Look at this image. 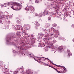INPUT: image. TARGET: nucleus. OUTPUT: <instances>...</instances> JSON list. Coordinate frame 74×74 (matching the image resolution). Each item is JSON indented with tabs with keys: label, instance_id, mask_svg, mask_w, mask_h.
<instances>
[{
	"label": "nucleus",
	"instance_id": "obj_43",
	"mask_svg": "<svg viewBox=\"0 0 74 74\" xmlns=\"http://www.w3.org/2000/svg\"><path fill=\"white\" fill-rule=\"evenodd\" d=\"M37 61V62H38V63H40V61H38V60H36V61Z\"/></svg>",
	"mask_w": 74,
	"mask_h": 74
},
{
	"label": "nucleus",
	"instance_id": "obj_55",
	"mask_svg": "<svg viewBox=\"0 0 74 74\" xmlns=\"http://www.w3.org/2000/svg\"><path fill=\"white\" fill-rule=\"evenodd\" d=\"M73 6H74V3L73 4Z\"/></svg>",
	"mask_w": 74,
	"mask_h": 74
},
{
	"label": "nucleus",
	"instance_id": "obj_50",
	"mask_svg": "<svg viewBox=\"0 0 74 74\" xmlns=\"http://www.w3.org/2000/svg\"><path fill=\"white\" fill-rule=\"evenodd\" d=\"M53 7L54 8H56V6H53Z\"/></svg>",
	"mask_w": 74,
	"mask_h": 74
},
{
	"label": "nucleus",
	"instance_id": "obj_23",
	"mask_svg": "<svg viewBox=\"0 0 74 74\" xmlns=\"http://www.w3.org/2000/svg\"><path fill=\"white\" fill-rule=\"evenodd\" d=\"M63 48V46H60L59 47V50H61V49H62Z\"/></svg>",
	"mask_w": 74,
	"mask_h": 74
},
{
	"label": "nucleus",
	"instance_id": "obj_60",
	"mask_svg": "<svg viewBox=\"0 0 74 74\" xmlns=\"http://www.w3.org/2000/svg\"><path fill=\"white\" fill-rule=\"evenodd\" d=\"M3 23H2V24H3Z\"/></svg>",
	"mask_w": 74,
	"mask_h": 74
},
{
	"label": "nucleus",
	"instance_id": "obj_14",
	"mask_svg": "<svg viewBox=\"0 0 74 74\" xmlns=\"http://www.w3.org/2000/svg\"><path fill=\"white\" fill-rule=\"evenodd\" d=\"M26 73L27 74H33V72L32 71H29L27 70Z\"/></svg>",
	"mask_w": 74,
	"mask_h": 74
},
{
	"label": "nucleus",
	"instance_id": "obj_27",
	"mask_svg": "<svg viewBox=\"0 0 74 74\" xmlns=\"http://www.w3.org/2000/svg\"><path fill=\"white\" fill-rule=\"evenodd\" d=\"M39 16L40 17H41V16H42V12L40 13V14L39 15Z\"/></svg>",
	"mask_w": 74,
	"mask_h": 74
},
{
	"label": "nucleus",
	"instance_id": "obj_54",
	"mask_svg": "<svg viewBox=\"0 0 74 74\" xmlns=\"http://www.w3.org/2000/svg\"><path fill=\"white\" fill-rule=\"evenodd\" d=\"M16 8V9H18V8Z\"/></svg>",
	"mask_w": 74,
	"mask_h": 74
},
{
	"label": "nucleus",
	"instance_id": "obj_24",
	"mask_svg": "<svg viewBox=\"0 0 74 74\" xmlns=\"http://www.w3.org/2000/svg\"><path fill=\"white\" fill-rule=\"evenodd\" d=\"M44 50H45V51H48V48H44Z\"/></svg>",
	"mask_w": 74,
	"mask_h": 74
},
{
	"label": "nucleus",
	"instance_id": "obj_44",
	"mask_svg": "<svg viewBox=\"0 0 74 74\" xmlns=\"http://www.w3.org/2000/svg\"><path fill=\"white\" fill-rule=\"evenodd\" d=\"M48 1H55V0H48Z\"/></svg>",
	"mask_w": 74,
	"mask_h": 74
},
{
	"label": "nucleus",
	"instance_id": "obj_9",
	"mask_svg": "<svg viewBox=\"0 0 74 74\" xmlns=\"http://www.w3.org/2000/svg\"><path fill=\"white\" fill-rule=\"evenodd\" d=\"M67 53H68L69 56H71L72 55V54L70 53V50L69 49L67 50Z\"/></svg>",
	"mask_w": 74,
	"mask_h": 74
},
{
	"label": "nucleus",
	"instance_id": "obj_63",
	"mask_svg": "<svg viewBox=\"0 0 74 74\" xmlns=\"http://www.w3.org/2000/svg\"><path fill=\"white\" fill-rule=\"evenodd\" d=\"M13 38H14V36H13Z\"/></svg>",
	"mask_w": 74,
	"mask_h": 74
},
{
	"label": "nucleus",
	"instance_id": "obj_51",
	"mask_svg": "<svg viewBox=\"0 0 74 74\" xmlns=\"http://www.w3.org/2000/svg\"><path fill=\"white\" fill-rule=\"evenodd\" d=\"M73 42H74V38L73 40Z\"/></svg>",
	"mask_w": 74,
	"mask_h": 74
},
{
	"label": "nucleus",
	"instance_id": "obj_6",
	"mask_svg": "<svg viewBox=\"0 0 74 74\" xmlns=\"http://www.w3.org/2000/svg\"><path fill=\"white\" fill-rule=\"evenodd\" d=\"M17 30H23V29L22 27V26L20 25H17Z\"/></svg>",
	"mask_w": 74,
	"mask_h": 74
},
{
	"label": "nucleus",
	"instance_id": "obj_52",
	"mask_svg": "<svg viewBox=\"0 0 74 74\" xmlns=\"http://www.w3.org/2000/svg\"><path fill=\"white\" fill-rule=\"evenodd\" d=\"M2 62H3V61H0V63H2Z\"/></svg>",
	"mask_w": 74,
	"mask_h": 74
},
{
	"label": "nucleus",
	"instance_id": "obj_15",
	"mask_svg": "<svg viewBox=\"0 0 74 74\" xmlns=\"http://www.w3.org/2000/svg\"><path fill=\"white\" fill-rule=\"evenodd\" d=\"M54 31V33H56V30L55 29H54L53 27L51 28V31Z\"/></svg>",
	"mask_w": 74,
	"mask_h": 74
},
{
	"label": "nucleus",
	"instance_id": "obj_22",
	"mask_svg": "<svg viewBox=\"0 0 74 74\" xmlns=\"http://www.w3.org/2000/svg\"><path fill=\"white\" fill-rule=\"evenodd\" d=\"M30 9V8H29V7H27L26 8H25V10H27V11H28V12L29 11V10Z\"/></svg>",
	"mask_w": 74,
	"mask_h": 74
},
{
	"label": "nucleus",
	"instance_id": "obj_32",
	"mask_svg": "<svg viewBox=\"0 0 74 74\" xmlns=\"http://www.w3.org/2000/svg\"><path fill=\"white\" fill-rule=\"evenodd\" d=\"M56 40H53V42L54 44H55V43H56Z\"/></svg>",
	"mask_w": 74,
	"mask_h": 74
},
{
	"label": "nucleus",
	"instance_id": "obj_39",
	"mask_svg": "<svg viewBox=\"0 0 74 74\" xmlns=\"http://www.w3.org/2000/svg\"><path fill=\"white\" fill-rule=\"evenodd\" d=\"M39 45L40 44L41 45H44V43L42 44V43H39Z\"/></svg>",
	"mask_w": 74,
	"mask_h": 74
},
{
	"label": "nucleus",
	"instance_id": "obj_57",
	"mask_svg": "<svg viewBox=\"0 0 74 74\" xmlns=\"http://www.w3.org/2000/svg\"><path fill=\"white\" fill-rule=\"evenodd\" d=\"M1 6H2V7H4L3 6V5H2Z\"/></svg>",
	"mask_w": 74,
	"mask_h": 74
},
{
	"label": "nucleus",
	"instance_id": "obj_45",
	"mask_svg": "<svg viewBox=\"0 0 74 74\" xmlns=\"http://www.w3.org/2000/svg\"><path fill=\"white\" fill-rule=\"evenodd\" d=\"M45 59H46L47 60L49 59L48 58H45Z\"/></svg>",
	"mask_w": 74,
	"mask_h": 74
},
{
	"label": "nucleus",
	"instance_id": "obj_26",
	"mask_svg": "<svg viewBox=\"0 0 74 74\" xmlns=\"http://www.w3.org/2000/svg\"><path fill=\"white\" fill-rule=\"evenodd\" d=\"M37 58H38V59L39 60H41V59H42V58H44V57H37Z\"/></svg>",
	"mask_w": 74,
	"mask_h": 74
},
{
	"label": "nucleus",
	"instance_id": "obj_62",
	"mask_svg": "<svg viewBox=\"0 0 74 74\" xmlns=\"http://www.w3.org/2000/svg\"><path fill=\"white\" fill-rule=\"evenodd\" d=\"M66 70H65V72H66Z\"/></svg>",
	"mask_w": 74,
	"mask_h": 74
},
{
	"label": "nucleus",
	"instance_id": "obj_48",
	"mask_svg": "<svg viewBox=\"0 0 74 74\" xmlns=\"http://www.w3.org/2000/svg\"><path fill=\"white\" fill-rule=\"evenodd\" d=\"M13 52H14V53L15 52V50H13Z\"/></svg>",
	"mask_w": 74,
	"mask_h": 74
},
{
	"label": "nucleus",
	"instance_id": "obj_40",
	"mask_svg": "<svg viewBox=\"0 0 74 74\" xmlns=\"http://www.w3.org/2000/svg\"><path fill=\"white\" fill-rule=\"evenodd\" d=\"M7 4L8 5H10V4H11V3H10V2H8L7 3Z\"/></svg>",
	"mask_w": 74,
	"mask_h": 74
},
{
	"label": "nucleus",
	"instance_id": "obj_64",
	"mask_svg": "<svg viewBox=\"0 0 74 74\" xmlns=\"http://www.w3.org/2000/svg\"><path fill=\"white\" fill-rule=\"evenodd\" d=\"M7 19H8V18H7Z\"/></svg>",
	"mask_w": 74,
	"mask_h": 74
},
{
	"label": "nucleus",
	"instance_id": "obj_47",
	"mask_svg": "<svg viewBox=\"0 0 74 74\" xmlns=\"http://www.w3.org/2000/svg\"><path fill=\"white\" fill-rule=\"evenodd\" d=\"M2 22V21L1 20H0V23H1Z\"/></svg>",
	"mask_w": 74,
	"mask_h": 74
},
{
	"label": "nucleus",
	"instance_id": "obj_1",
	"mask_svg": "<svg viewBox=\"0 0 74 74\" xmlns=\"http://www.w3.org/2000/svg\"><path fill=\"white\" fill-rule=\"evenodd\" d=\"M51 38H52V37L51 36V34H47L45 35L44 40L45 44H47L50 46V48H51V51H55V52H56V50L55 49H56L55 47H54L52 42L48 40H50Z\"/></svg>",
	"mask_w": 74,
	"mask_h": 74
},
{
	"label": "nucleus",
	"instance_id": "obj_28",
	"mask_svg": "<svg viewBox=\"0 0 74 74\" xmlns=\"http://www.w3.org/2000/svg\"><path fill=\"white\" fill-rule=\"evenodd\" d=\"M40 35L41 36V37H43L44 36V35L42 34V33H41L40 34Z\"/></svg>",
	"mask_w": 74,
	"mask_h": 74
},
{
	"label": "nucleus",
	"instance_id": "obj_3",
	"mask_svg": "<svg viewBox=\"0 0 74 74\" xmlns=\"http://www.w3.org/2000/svg\"><path fill=\"white\" fill-rule=\"evenodd\" d=\"M29 12L30 14L33 13L34 11V8L33 6H29Z\"/></svg>",
	"mask_w": 74,
	"mask_h": 74
},
{
	"label": "nucleus",
	"instance_id": "obj_25",
	"mask_svg": "<svg viewBox=\"0 0 74 74\" xmlns=\"http://www.w3.org/2000/svg\"><path fill=\"white\" fill-rule=\"evenodd\" d=\"M52 25L53 27H56V26H57V24L55 23L53 24Z\"/></svg>",
	"mask_w": 74,
	"mask_h": 74
},
{
	"label": "nucleus",
	"instance_id": "obj_58",
	"mask_svg": "<svg viewBox=\"0 0 74 74\" xmlns=\"http://www.w3.org/2000/svg\"><path fill=\"white\" fill-rule=\"evenodd\" d=\"M8 17H10V16H8Z\"/></svg>",
	"mask_w": 74,
	"mask_h": 74
},
{
	"label": "nucleus",
	"instance_id": "obj_17",
	"mask_svg": "<svg viewBox=\"0 0 74 74\" xmlns=\"http://www.w3.org/2000/svg\"><path fill=\"white\" fill-rule=\"evenodd\" d=\"M59 39L60 40H63V41H65V40H66V39L63 37H60L59 38Z\"/></svg>",
	"mask_w": 74,
	"mask_h": 74
},
{
	"label": "nucleus",
	"instance_id": "obj_42",
	"mask_svg": "<svg viewBox=\"0 0 74 74\" xmlns=\"http://www.w3.org/2000/svg\"><path fill=\"white\" fill-rule=\"evenodd\" d=\"M72 27H73V28H74V25H72Z\"/></svg>",
	"mask_w": 74,
	"mask_h": 74
},
{
	"label": "nucleus",
	"instance_id": "obj_16",
	"mask_svg": "<svg viewBox=\"0 0 74 74\" xmlns=\"http://www.w3.org/2000/svg\"><path fill=\"white\" fill-rule=\"evenodd\" d=\"M45 15H49V12H46L44 11L43 13V15L45 16Z\"/></svg>",
	"mask_w": 74,
	"mask_h": 74
},
{
	"label": "nucleus",
	"instance_id": "obj_11",
	"mask_svg": "<svg viewBox=\"0 0 74 74\" xmlns=\"http://www.w3.org/2000/svg\"><path fill=\"white\" fill-rule=\"evenodd\" d=\"M47 60H48V62H51V63L52 64H53L54 65H55V66H58V67H61V66H59L58 65H57L56 64H54V63H53V62H51V61L49 59H48Z\"/></svg>",
	"mask_w": 74,
	"mask_h": 74
},
{
	"label": "nucleus",
	"instance_id": "obj_21",
	"mask_svg": "<svg viewBox=\"0 0 74 74\" xmlns=\"http://www.w3.org/2000/svg\"><path fill=\"white\" fill-rule=\"evenodd\" d=\"M11 8H12V9H13V10H21V8H20L19 9H14V7H13V6H12L11 7Z\"/></svg>",
	"mask_w": 74,
	"mask_h": 74
},
{
	"label": "nucleus",
	"instance_id": "obj_59",
	"mask_svg": "<svg viewBox=\"0 0 74 74\" xmlns=\"http://www.w3.org/2000/svg\"><path fill=\"white\" fill-rule=\"evenodd\" d=\"M33 0H30V1H32Z\"/></svg>",
	"mask_w": 74,
	"mask_h": 74
},
{
	"label": "nucleus",
	"instance_id": "obj_29",
	"mask_svg": "<svg viewBox=\"0 0 74 74\" xmlns=\"http://www.w3.org/2000/svg\"><path fill=\"white\" fill-rule=\"evenodd\" d=\"M35 2L36 3H38L39 2V0H35Z\"/></svg>",
	"mask_w": 74,
	"mask_h": 74
},
{
	"label": "nucleus",
	"instance_id": "obj_33",
	"mask_svg": "<svg viewBox=\"0 0 74 74\" xmlns=\"http://www.w3.org/2000/svg\"><path fill=\"white\" fill-rule=\"evenodd\" d=\"M48 21H49V20H51V17H48Z\"/></svg>",
	"mask_w": 74,
	"mask_h": 74
},
{
	"label": "nucleus",
	"instance_id": "obj_35",
	"mask_svg": "<svg viewBox=\"0 0 74 74\" xmlns=\"http://www.w3.org/2000/svg\"><path fill=\"white\" fill-rule=\"evenodd\" d=\"M51 6H53L54 5V3L53 2L51 3Z\"/></svg>",
	"mask_w": 74,
	"mask_h": 74
},
{
	"label": "nucleus",
	"instance_id": "obj_30",
	"mask_svg": "<svg viewBox=\"0 0 74 74\" xmlns=\"http://www.w3.org/2000/svg\"><path fill=\"white\" fill-rule=\"evenodd\" d=\"M35 40H36V39L34 38H32V41L34 42L35 41Z\"/></svg>",
	"mask_w": 74,
	"mask_h": 74
},
{
	"label": "nucleus",
	"instance_id": "obj_31",
	"mask_svg": "<svg viewBox=\"0 0 74 74\" xmlns=\"http://www.w3.org/2000/svg\"><path fill=\"white\" fill-rule=\"evenodd\" d=\"M17 23H18V24H21V22L18 20L17 21Z\"/></svg>",
	"mask_w": 74,
	"mask_h": 74
},
{
	"label": "nucleus",
	"instance_id": "obj_53",
	"mask_svg": "<svg viewBox=\"0 0 74 74\" xmlns=\"http://www.w3.org/2000/svg\"><path fill=\"white\" fill-rule=\"evenodd\" d=\"M49 32H51V30H50V29H49Z\"/></svg>",
	"mask_w": 74,
	"mask_h": 74
},
{
	"label": "nucleus",
	"instance_id": "obj_20",
	"mask_svg": "<svg viewBox=\"0 0 74 74\" xmlns=\"http://www.w3.org/2000/svg\"><path fill=\"white\" fill-rule=\"evenodd\" d=\"M49 26V24L48 23H46V25H45V27H48Z\"/></svg>",
	"mask_w": 74,
	"mask_h": 74
},
{
	"label": "nucleus",
	"instance_id": "obj_2",
	"mask_svg": "<svg viewBox=\"0 0 74 74\" xmlns=\"http://www.w3.org/2000/svg\"><path fill=\"white\" fill-rule=\"evenodd\" d=\"M59 31L58 30H57L56 31V33H55L51 34H50L51 36H52L53 35H54V37H56V38H57V37H58V36H59Z\"/></svg>",
	"mask_w": 74,
	"mask_h": 74
},
{
	"label": "nucleus",
	"instance_id": "obj_7",
	"mask_svg": "<svg viewBox=\"0 0 74 74\" xmlns=\"http://www.w3.org/2000/svg\"><path fill=\"white\" fill-rule=\"evenodd\" d=\"M35 24L36 25V27H38V26H39L40 25V24L38 23V21H35Z\"/></svg>",
	"mask_w": 74,
	"mask_h": 74
},
{
	"label": "nucleus",
	"instance_id": "obj_41",
	"mask_svg": "<svg viewBox=\"0 0 74 74\" xmlns=\"http://www.w3.org/2000/svg\"><path fill=\"white\" fill-rule=\"evenodd\" d=\"M8 23L9 24H10V23H11V21H8Z\"/></svg>",
	"mask_w": 74,
	"mask_h": 74
},
{
	"label": "nucleus",
	"instance_id": "obj_4",
	"mask_svg": "<svg viewBox=\"0 0 74 74\" xmlns=\"http://www.w3.org/2000/svg\"><path fill=\"white\" fill-rule=\"evenodd\" d=\"M12 5H17V6H19L20 7V8H21L22 7V5H20V4L18 3L15 2H14L12 3Z\"/></svg>",
	"mask_w": 74,
	"mask_h": 74
},
{
	"label": "nucleus",
	"instance_id": "obj_12",
	"mask_svg": "<svg viewBox=\"0 0 74 74\" xmlns=\"http://www.w3.org/2000/svg\"><path fill=\"white\" fill-rule=\"evenodd\" d=\"M53 69L55 70L56 71H57L58 73H64V71H58V70L56 69L55 68H53Z\"/></svg>",
	"mask_w": 74,
	"mask_h": 74
},
{
	"label": "nucleus",
	"instance_id": "obj_49",
	"mask_svg": "<svg viewBox=\"0 0 74 74\" xmlns=\"http://www.w3.org/2000/svg\"><path fill=\"white\" fill-rule=\"evenodd\" d=\"M33 35H31V37H33Z\"/></svg>",
	"mask_w": 74,
	"mask_h": 74
},
{
	"label": "nucleus",
	"instance_id": "obj_37",
	"mask_svg": "<svg viewBox=\"0 0 74 74\" xmlns=\"http://www.w3.org/2000/svg\"><path fill=\"white\" fill-rule=\"evenodd\" d=\"M44 30L45 33H47L48 31H47V29H45Z\"/></svg>",
	"mask_w": 74,
	"mask_h": 74
},
{
	"label": "nucleus",
	"instance_id": "obj_46",
	"mask_svg": "<svg viewBox=\"0 0 74 74\" xmlns=\"http://www.w3.org/2000/svg\"><path fill=\"white\" fill-rule=\"evenodd\" d=\"M63 69H64V70H66V68H65L64 67Z\"/></svg>",
	"mask_w": 74,
	"mask_h": 74
},
{
	"label": "nucleus",
	"instance_id": "obj_36",
	"mask_svg": "<svg viewBox=\"0 0 74 74\" xmlns=\"http://www.w3.org/2000/svg\"><path fill=\"white\" fill-rule=\"evenodd\" d=\"M35 16H38V14L37 13H36L35 14Z\"/></svg>",
	"mask_w": 74,
	"mask_h": 74
},
{
	"label": "nucleus",
	"instance_id": "obj_34",
	"mask_svg": "<svg viewBox=\"0 0 74 74\" xmlns=\"http://www.w3.org/2000/svg\"><path fill=\"white\" fill-rule=\"evenodd\" d=\"M50 14H51V15H54V12H51V13H50Z\"/></svg>",
	"mask_w": 74,
	"mask_h": 74
},
{
	"label": "nucleus",
	"instance_id": "obj_19",
	"mask_svg": "<svg viewBox=\"0 0 74 74\" xmlns=\"http://www.w3.org/2000/svg\"><path fill=\"white\" fill-rule=\"evenodd\" d=\"M27 56H29V57H33L34 56V55H33V54H28Z\"/></svg>",
	"mask_w": 74,
	"mask_h": 74
},
{
	"label": "nucleus",
	"instance_id": "obj_18",
	"mask_svg": "<svg viewBox=\"0 0 74 74\" xmlns=\"http://www.w3.org/2000/svg\"><path fill=\"white\" fill-rule=\"evenodd\" d=\"M13 27L16 29H17V27H18V25L16 24L15 25L13 26Z\"/></svg>",
	"mask_w": 74,
	"mask_h": 74
},
{
	"label": "nucleus",
	"instance_id": "obj_56",
	"mask_svg": "<svg viewBox=\"0 0 74 74\" xmlns=\"http://www.w3.org/2000/svg\"><path fill=\"white\" fill-rule=\"evenodd\" d=\"M5 4H6V3H4V5H5Z\"/></svg>",
	"mask_w": 74,
	"mask_h": 74
},
{
	"label": "nucleus",
	"instance_id": "obj_13",
	"mask_svg": "<svg viewBox=\"0 0 74 74\" xmlns=\"http://www.w3.org/2000/svg\"><path fill=\"white\" fill-rule=\"evenodd\" d=\"M21 69H22V71L21 72L20 71V73H22L23 74H25V73H26V71H25V72H23L24 71V70H25V69L23 68V67H22Z\"/></svg>",
	"mask_w": 74,
	"mask_h": 74
},
{
	"label": "nucleus",
	"instance_id": "obj_61",
	"mask_svg": "<svg viewBox=\"0 0 74 74\" xmlns=\"http://www.w3.org/2000/svg\"><path fill=\"white\" fill-rule=\"evenodd\" d=\"M7 42H8V40H7Z\"/></svg>",
	"mask_w": 74,
	"mask_h": 74
},
{
	"label": "nucleus",
	"instance_id": "obj_10",
	"mask_svg": "<svg viewBox=\"0 0 74 74\" xmlns=\"http://www.w3.org/2000/svg\"><path fill=\"white\" fill-rule=\"evenodd\" d=\"M22 29H23V30L22 31H23V32H27V29L26 28L25 26H24V25L23 28H22Z\"/></svg>",
	"mask_w": 74,
	"mask_h": 74
},
{
	"label": "nucleus",
	"instance_id": "obj_38",
	"mask_svg": "<svg viewBox=\"0 0 74 74\" xmlns=\"http://www.w3.org/2000/svg\"><path fill=\"white\" fill-rule=\"evenodd\" d=\"M14 73L15 74H18V71H15Z\"/></svg>",
	"mask_w": 74,
	"mask_h": 74
},
{
	"label": "nucleus",
	"instance_id": "obj_5",
	"mask_svg": "<svg viewBox=\"0 0 74 74\" xmlns=\"http://www.w3.org/2000/svg\"><path fill=\"white\" fill-rule=\"evenodd\" d=\"M3 13L1 11H0V18L1 19H5V18H4V16L2 15Z\"/></svg>",
	"mask_w": 74,
	"mask_h": 74
},
{
	"label": "nucleus",
	"instance_id": "obj_8",
	"mask_svg": "<svg viewBox=\"0 0 74 74\" xmlns=\"http://www.w3.org/2000/svg\"><path fill=\"white\" fill-rule=\"evenodd\" d=\"M24 26L27 29V30H29L30 28V26L29 25L25 24Z\"/></svg>",
	"mask_w": 74,
	"mask_h": 74
}]
</instances>
